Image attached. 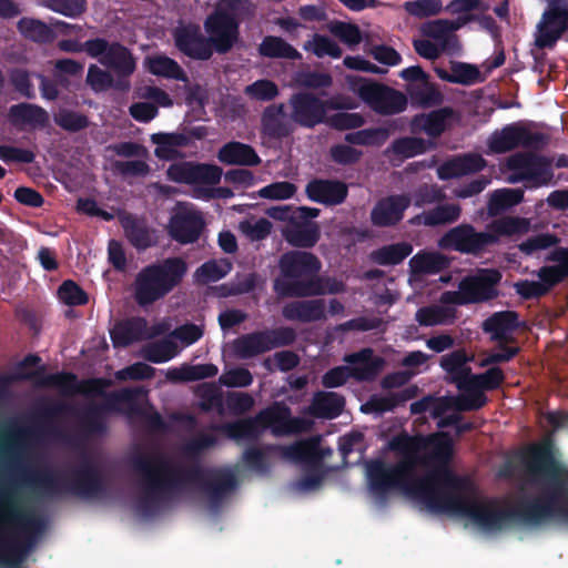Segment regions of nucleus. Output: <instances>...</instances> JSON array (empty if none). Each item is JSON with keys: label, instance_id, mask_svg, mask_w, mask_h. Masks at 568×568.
<instances>
[{"label": "nucleus", "instance_id": "obj_1", "mask_svg": "<svg viewBox=\"0 0 568 568\" xmlns=\"http://www.w3.org/2000/svg\"><path fill=\"white\" fill-rule=\"evenodd\" d=\"M389 448L403 458L395 464L377 459L367 467L369 487L378 497L402 490L433 513L468 517L485 530H500L509 523L539 526L548 519L568 524V468L555 460L547 445L530 447L523 459L530 481L540 484L539 494L514 508L464 495L471 483L449 467L454 443L447 433H403L389 442Z\"/></svg>", "mask_w": 568, "mask_h": 568}, {"label": "nucleus", "instance_id": "obj_2", "mask_svg": "<svg viewBox=\"0 0 568 568\" xmlns=\"http://www.w3.org/2000/svg\"><path fill=\"white\" fill-rule=\"evenodd\" d=\"M132 467L141 476L143 495L136 507L145 517L154 516L171 491L180 490L187 484L199 485L213 508L237 485L236 476L231 470H211L206 475L199 464L189 467L176 465L164 455L139 454L133 457Z\"/></svg>", "mask_w": 568, "mask_h": 568}, {"label": "nucleus", "instance_id": "obj_3", "mask_svg": "<svg viewBox=\"0 0 568 568\" xmlns=\"http://www.w3.org/2000/svg\"><path fill=\"white\" fill-rule=\"evenodd\" d=\"M529 226L527 219L513 216L491 221L485 231H477L473 224L463 223L448 230L438 241V245L443 250L480 256L499 244L501 236L524 234Z\"/></svg>", "mask_w": 568, "mask_h": 568}, {"label": "nucleus", "instance_id": "obj_4", "mask_svg": "<svg viewBox=\"0 0 568 568\" xmlns=\"http://www.w3.org/2000/svg\"><path fill=\"white\" fill-rule=\"evenodd\" d=\"M43 528V519L21 510L12 487L0 480V542L19 546L21 565Z\"/></svg>", "mask_w": 568, "mask_h": 568}, {"label": "nucleus", "instance_id": "obj_5", "mask_svg": "<svg viewBox=\"0 0 568 568\" xmlns=\"http://www.w3.org/2000/svg\"><path fill=\"white\" fill-rule=\"evenodd\" d=\"M256 6L251 0H217L203 21L217 54H226L241 40V24L255 17Z\"/></svg>", "mask_w": 568, "mask_h": 568}, {"label": "nucleus", "instance_id": "obj_6", "mask_svg": "<svg viewBox=\"0 0 568 568\" xmlns=\"http://www.w3.org/2000/svg\"><path fill=\"white\" fill-rule=\"evenodd\" d=\"M112 381L103 377H93L80 381L79 393L84 397H102V403H93L85 407L81 417V429L88 436L104 435L108 432V424L104 415L120 413L122 404L134 402L138 390L125 387L118 390L106 392L112 386Z\"/></svg>", "mask_w": 568, "mask_h": 568}, {"label": "nucleus", "instance_id": "obj_7", "mask_svg": "<svg viewBox=\"0 0 568 568\" xmlns=\"http://www.w3.org/2000/svg\"><path fill=\"white\" fill-rule=\"evenodd\" d=\"M187 273V263L180 256H171L145 265L132 284L133 298L146 307L164 298L181 285Z\"/></svg>", "mask_w": 568, "mask_h": 568}, {"label": "nucleus", "instance_id": "obj_8", "mask_svg": "<svg viewBox=\"0 0 568 568\" xmlns=\"http://www.w3.org/2000/svg\"><path fill=\"white\" fill-rule=\"evenodd\" d=\"M510 183H526L528 189H539L552 184V159L534 151L511 154L505 162Z\"/></svg>", "mask_w": 568, "mask_h": 568}, {"label": "nucleus", "instance_id": "obj_9", "mask_svg": "<svg viewBox=\"0 0 568 568\" xmlns=\"http://www.w3.org/2000/svg\"><path fill=\"white\" fill-rule=\"evenodd\" d=\"M344 362L349 365L333 367L322 376V385L325 388L341 387L349 378L358 382H372L384 364L383 358L374 357L371 348H363L359 352L348 354L344 357Z\"/></svg>", "mask_w": 568, "mask_h": 568}, {"label": "nucleus", "instance_id": "obj_10", "mask_svg": "<svg viewBox=\"0 0 568 568\" xmlns=\"http://www.w3.org/2000/svg\"><path fill=\"white\" fill-rule=\"evenodd\" d=\"M24 419L11 418L0 426V470L17 468L26 449L39 436L34 423L23 425Z\"/></svg>", "mask_w": 568, "mask_h": 568}, {"label": "nucleus", "instance_id": "obj_11", "mask_svg": "<svg viewBox=\"0 0 568 568\" xmlns=\"http://www.w3.org/2000/svg\"><path fill=\"white\" fill-rule=\"evenodd\" d=\"M274 452H280L283 457L295 462L317 463L324 457L316 440H303L287 446L247 447L243 453V462L252 470L267 473L270 469L267 455Z\"/></svg>", "mask_w": 568, "mask_h": 568}, {"label": "nucleus", "instance_id": "obj_12", "mask_svg": "<svg viewBox=\"0 0 568 568\" xmlns=\"http://www.w3.org/2000/svg\"><path fill=\"white\" fill-rule=\"evenodd\" d=\"M297 337L290 326L265 328L243 334L233 341L234 354L242 359L253 358L272 349L291 346Z\"/></svg>", "mask_w": 568, "mask_h": 568}, {"label": "nucleus", "instance_id": "obj_13", "mask_svg": "<svg viewBox=\"0 0 568 568\" xmlns=\"http://www.w3.org/2000/svg\"><path fill=\"white\" fill-rule=\"evenodd\" d=\"M548 143V136L534 132L519 122L506 124L495 130L487 140V146L493 154H504L517 148L540 150Z\"/></svg>", "mask_w": 568, "mask_h": 568}, {"label": "nucleus", "instance_id": "obj_14", "mask_svg": "<svg viewBox=\"0 0 568 568\" xmlns=\"http://www.w3.org/2000/svg\"><path fill=\"white\" fill-rule=\"evenodd\" d=\"M356 93L365 104L381 115L402 113L408 103L403 92L373 80H364L359 83Z\"/></svg>", "mask_w": 568, "mask_h": 568}, {"label": "nucleus", "instance_id": "obj_15", "mask_svg": "<svg viewBox=\"0 0 568 568\" xmlns=\"http://www.w3.org/2000/svg\"><path fill=\"white\" fill-rule=\"evenodd\" d=\"M68 496L93 499L106 491L105 481L99 467L89 458H83L67 478Z\"/></svg>", "mask_w": 568, "mask_h": 568}, {"label": "nucleus", "instance_id": "obj_16", "mask_svg": "<svg viewBox=\"0 0 568 568\" xmlns=\"http://www.w3.org/2000/svg\"><path fill=\"white\" fill-rule=\"evenodd\" d=\"M172 38L175 48L192 60L207 61L216 53L207 34L204 36L196 23L178 26L172 31Z\"/></svg>", "mask_w": 568, "mask_h": 568}, {"label": "nucleus", "instance_id": "obj_17", "mask_svg": "<svg viewBox=\"0 0 568 568\" xmlns=\"http://www.w3.org/2000/svg\"><path fill=\"white\" fill-rule=\"evenodd\" d=\"M291 120L312 129L326 121L328 103L311 92H297L291 95Z\"/></svg>", "mask_w": 568, "mask_h": 568}, {"label": "nucleus", "instance_id": "obj_18", "mask_svg": "<svg viewBox=\"0 0 568 568\" xmlns=\"http://www.w3.org/2000/svg\"><path fill=\"white\" fill-rule=\"evenodd\" d=\"M501 273L497 268H478L473 275L460 280L464 294L469 304H479L495 300L499 295L497 285L501 281Z\"/></svg>", "mask_w": 568, "mask_h": 568}, {"label": "nucleus", "instance_id": "obj_19", "mask_svg": "<svg viewBox=\"0 0 568 568\" xmlns=\"http://www.w3.org/2000/svg\"><path fill=\"white\" fill-rule=\"evenodd\" d=\"M166 174L175 183L216 185L223 171L215 164L183 161L171 164Z\"/></svg>", "mask_w": 568, "mask_h": 568}, {"label": "nucleus", "instance_id": "obj_20", "mask_svg": "<svg viewBox=\"0 0 568 568\" xmlns=\"http://www.w3.org/2000/svg\"><path fill=\"white\" fill-rule=\"evenodd\" d=\"M256 415L262 434L268 428L275 436L297 434L304 429V420L300 417H292L291 408L284 403L275 402Z\"/></svg>", "mask_w": 568, "mask_h": 568}, {"label": "nucleus", "instance_id": "obj_21", "mask_svg": "<svg viewBox=\"0 0 568 568\" xmlns=\"http://www.w3.org/2000/svg\"><path fill=\"white\" fill-rule=\"evenodd\" d=\"M22 480L45 498L58 499L68 496L67 478L51 467L24 470Z\"/></svg>", "mask_w": 568, "mask_h": 568}, {"label": "nucleus", "instance_id": "obj_22", "mask_svg": "<svg viewBox=\"0 0 568 568\" xmlns=\"http://www.w3.org/2000/svg\"><path fill=\"white\" fill-rule=\"evenodd\" d=\"M410 203V196L405 193L381 197L371 211V223L376 227H394L403 221Z\"/></svg>", "mask_w": 568, "mask_h": 568}, {"label": "nucleus", "instance_id": "obj_23", "mask_svg": "<svg viewBox=\"0 0 568 568\" xmlns=\"http://www.w3.org/2000/svg\"><path fill=\"white\" fill-rule=\"evenodd\" d=\"M474 19L475 16L473 14L462 16L456 21L437 19L425 22L422 26L420 31L423 36L434 39L436 43L445 48L446 53L457 54L460 50V44L458 37L455 34V31Z\"/></svg>", "mask_w": 568, "mask_h": 568}, {"label": "nucleus", "instance_id": "obj_24", "mask_svg": "<svg viewBox=\"0 0 568 568\" xmlns=\"http://www.w3.org/2000/svg\"><path fill=\"white\" fill-rule=\"evenodd\" d=\"M100 63L115 74L118 90L130 89V78L136 70V59L129 48L118 41L111 42L108 54L100 58Z\"/></svg>", "mask_w": 568, "mask_h": 568}, {"label": "nucleus", "instance_id": "obj_25", "mask_svg": "<svg viewBox=\"0 0 568 568\" xmlns=\"http://www.w3.org/2000/svg\"><path fill=\"white\" fill-rule=\"evenodd\" d=\"M321 267L318 257L306 251H288L278 260V268L285 281H302L308 275L317 274Z\"/></svg>", "mask_w": 568, "mask_h": 568}, {"label": "nucleus", "instance_id": "obj_26", "mask_svg": "<svg viewBox=\"0 0 568 568\" xmlns=\"http://www.w3.org/2000/svg\"><path fill=\"white\" fill-rule=\"evenodd\" d=\"M205 226L201 212L181 207L170 219L169 234L180 244L195 243Z\"/></svg>", "mask_w": 568, "mask_h": 568}, {"label": "nucleus", "instance_id": "obj_27", "mask_svg": "<svg viewBox=\"0 0 568 568\" xmlns=\"http://www.w3.org/2000/svg\"><path fill=\"white\" fill-rule=\"evenodd\" d=\"M307 197L326 206L342 204L347 195V184L339 180L313 179L305 186Z\"/></svg>", "mask_w": 568, "mask_h": 568}, {"label": "nucleus", "instance_id": "obj_28", "mask_svg": "<svg viewBox=\"0 0 568 568\" xmlns=\"http://www.w3.org/2000/svg\"><path fill=\"white\" fill-rule=\"evenodd\" d=\"M45 367L40 366L37 371L27 374H16L17 381H31L42 387H54L65 395H74L79 393L80 381L77 375L71 372H58L53 374H44Z\"/></svg>", "mask_w": 568, "mask_h": 568}, {"label": "nucleus", "instance_id": "obj_29", "mask_svg": "<svg viewBox=\"0 0 568 568\" xmlns=\"http://www.w3.org/2000/svg\"><path fill=\"white\" fill-rule=\"evenodd\" d=\"M282 316L291 322H321L326 320V304L322 298L292 301L283 306Z\"/></svg>", "mask_w": 568, "mask_h": 568}, {"label": "nucleus", "instance_id": "obj_30", "mask_svg": "<svg viewBox=\"0 0 568 568\" xmlns=\"http://www.w3.org/2000/svg\"><path fill=\"white\" fill-rule=\"evenodd\" d=\"M519 327V316L515 311H500L487 317L481 328L493 342H516L514 333Z\"/></svg>", "mask_w": 568, "mask_h": 568}, {"label": "nucleus", "instance_id": "obj_31", "mask_svg": "<svg viewBox=\"0 0 568 568\" xmlns=\"http://www.w3.org/2000/svg\"><path fill=\"white\" fill-rule=\"evenodd\" d=\"M261 125L262 133L270 139L282 140L294 132L293 121L286 118L283 103L266 106L262 113Z\"/></svg>", "mask_w": 568, "mask_h": 568}, {"label": "nucleus", "instance_id": "obj_32", "mask_svg": "<svg viewBox=\"0 0 568 568\" xmlns=\"http://www.w3.org/2000/svg\"><path fill=\"white\" fill-rule=\"evenodd\" d=\"M217 160L226 165L256 166L262 160L255 149L240 141H230L223 144L217 152Z\"/></svg>", "mask_w": 568, "mask_h": 568}, {"label": "nucleus", "instance_id": "obj_33", "mask_svg": "<svg viewBox=\"0 0 568 568\" xmlns=\"http://www.w3.org/2000/svg\"><path fill=\"white\" fill-rule=\"evenodd\" d=\"M417 394L418 387L416 385H409L397 393H392L386 396L374 394L365 404L362 405L361 410L365 414H383L390 412L396 407L404 405L406 402L415 398Z\"/></svg>", "mask_w": 568, "mask_h": 568}, {"label": "nucleus", "instance_id": "obj_34", "mask_svg": "<svg viewBox=\"0 0 568 568\" xmlns=\"http://www.w3.org/2000/svg\"><path fill=\"white\" fill-rule=\"evenodd\" d=\"M274 288L284 296L290 297H312L324 295L322 276L317 274L308 275L302 281H280L276 280Z\"/></svg>", "mask_w": 568, "mask_h": 568}, {"label": "nucleus", "instance_id": "obj_35", "mask_svg": "<svg viewBox=\"0 0 568 568\" xmlns=\"http://www.w3.org/2000/svg\"><path fill=\"white\" fill-rule=\"evenodd\" d=\"M211 429L233 440H256L262 435L257 415L224 424H213Z\"/></svg>", "mask_w": 568, "mask_h": 568}, {"label": "nucleus", "instance_id": "obj_36", "mask_svg": "<svg viewBox=\"0 0 568 568\" xmlns=\"http://www.w3.org/2000/svg\"><path fill=\"white\" fill-rule=\"evenodd\" d=\"M454 109L450 106L433 110L427 114H417L412 119L413 130H422L428 136H440L446 128L447 121L454 116Z\"/></svg>", "mask_w": 568, "mask_h": 568}, {"label": "nucleus", "instance_id": "obj_37", "mask_svg": "<svg viewBox=\"0 0 568 568\" xmlns=\"http://www.w3.org/2000/svg\"><path fill=\"white\" fill-rule=\"evenodd\" d=\"M486 165L484 158L479 154H465L444 163L438 169V175L443 180L460 178L466 174L477 173Z\"/></svg>", "mask_w": 568, "mask_h": 568}, {"label": "nucleus", "instance_id": "obj_38", "mask_svg": "<svg viewBox=\"0 0 568 568\" xmlns=\"http://www.w3.org/2000/svg\"><path fill=\"white\" fill-rule=\"evenodd\" d=\"M344 407V396L335 392L320 390L313 396L311 413L315 417L333 419L342 414Z\"/></svg>", "mask_w": 568, "mask_h": 568}, {"label": "nucleus", "instance_id": "obj_39", "mask_svg": "<svg viewBox=\"0 0 568 568\" xmlns=\"http://www.w3.org/2000/svg\"><path fill=\"white\" fill-rule=\"evenodd\" d=\"M450 260L439 252H418L409 261V267L416 275H434L447 270Z\"/></svg>", "mask_w": 568, "mask_h": 568}, {"label": "nucleus", "instance_id": "obj_40", "mask_svg": "<svg viewBox=\"0 0 568 568\" xmlns=\"http://www.w3.org/2000/svg\"><path fill=\"white\" fill-rule=\"evenodd\" d=\"M450 72L442 68H436L435 72L437 77L446 82L473 85L475 83L484 81L479 69L466 62L454 61L450 65Z\"/></svg>", "mask_w": 568, "mask_h": 568}, {"label": "nucleus", "instance_id": "obj_41", "mask_svg": "<svg viewBox=\"0 0 568 568\" xmlns=\"http://www.w3.org/2000/svg\"><path fill=\"white\" fill-rule=\"evenodd\" d=\"M146 325V320L143 317H133L118 323L111 332L114 346L126 347L141 341L144 337Z\"/></svg>", "mask_w": 568, "mask_h": 568}, {"label": "nucleus", "instance_id": "obj_42", "mask_svg": "<svg viewBox=\"0 0 568 568\" xmlns=\"http://www.w3.org/2000/svg\"><path fill=\"white\" fill-rule=\"evenodd\" d=\"M469 358L464 349H456L440 359L442 368L449 375V381L456 387L467 381L471 374V368L467 366Z\"/></svg>", "mask_w": 568, "mask_h": 568}, {"label": "nucleus", "instance_id": "obj_43", "mask_svg": "<svg viewBox=\"0 0 568 568\" xmlns=\"http://www.w3.org/2000/svg\"><path fill=\"white\" fill-rule=\"evenodd\" d=\"M217 373V366L211 363L197 365L184 364L181 367L169 369L166 378L173 383L195 382L214 377Z\"/></svg>", "mask_w": 568, "mask_h": 568}, {"label": "nucleus", "instance_id": "obj_44", "mask_svg": "<svg viewBox=\"0 0 568 568\" xmlns=\"http://www.w3.org/2000/svg\"><path fill=\"white\" fill-rule=\"evenodd\" d=\"M258 53L264 58L300 60L302 54L281 37L266 36L258 45Z\"/></svg>", "mask_w": 568, "mask_h": 568}, {"label": "nucleus", "instance_id": "obj_45", "mask_svg": "<svg viewBox=\"0 0 568 568\" xmlns=\"http://www.w3.org/2000/svg\"><path fill=\"white\" fill-rule=\"evenodd\" d=\"M413 252V245L408 242H398L384 245L371 253V260L383 266L400 264Z\"/></svg>", "mask_w": 568, "mask_h": 568}, {"label": "nucleus", "instance_id": "obj_46", "mask_svg": "<svg viewBox=\"0 0 568 568\" xmlns=\"http://www.w3.org/2000/svg\"><path fill=\"white\" fill-rule=\"evenodd\" d=\"M146 67L150 73L181 82L189 80L183 68L172 58L166 55H154L146 59Z\"/></svg>", "mask_w": 568, "mask_h": 568}, {"label": "nucleus", "instance_id": "obj_47", "mask_svg": "<svg viewBox=\"0 0 568 568\" xmlns=\"http://www.w3.org/2000/svg\"><path fill=\"white\" fill-rule=\"evenodd\" d=\"M17 28L26 39L37 43H50L55 39L51 26L39 19L23 17L18 21Z\"/></svg>", "mask_w": 568, "mask_h": 568}, {"label": "nucleus", "instance_id": "obj_48", "mask_svg": "<svg viewBox=\"0 0 568 568\" xmlns=\"http://www.w3.org/2000/svg\"><path fill=\"white\" fill-rule=\"evenodd\" d=\"M14 122L43 128L49 121L48 112L37 104L19 103L10 108Z\"/></svg>", "mask_w": 568, "mask_h": 568}, {"label": "nucleus", "instance_id": "obj_49", "mask_svg": "<svg viewBox=\"0 0 568 568\" xmlns=\"http://www.w3.org/2000/svg\"><path fill=\"white\" fill-rule=\"evenodd\" d=\"M151 141L156 144L154 153L159 159H172L175 148L190 145V136L185 133H154Z\"/></svg>", "mask_w": 568, "mask_h": 568}, {"label": "nucleus", "instance_id": "obj_50", "mask_svg": "<svg viewBox=\"0 0 568 568\" xmlns=\"http://www.w3.org/2000/svg\"><path fill=\"white\" fill-rule=\"evenodd\" d=\"M321 237V231L316 223L296 225L285 234L286 241L294 247L311 248Z\"/></svg>", "mask_w": 568, "mask_h": 568}, {"label": "nucleus", "instance_id": "obj_51", "mask_svg": "<svg viewBox=\"0 0 568 568\" xmlns=\"http://www.w3.org/2000/svg\"><path fill=\"white\" fill-rule=\"evenodd\" d=\"M407 92L413 102L423 108H430L442 104L444 97L442 92L428 79L423 83L409 84Z\"/></svg>", "mask_w": 568, "mask_h": 568}, {"label": "nucleus", "instance_id": "obj_52", "mask_svg": "<svg viewBox=\"0 0 568 568\" xmlns=\"http://www.w3.org/2000/svg\"><path fill=\"white\" fill-rule=\"evenodd\" d=\"M470 384L471 382L467 379L465 383L457 386V388L463 392L462 395L456 396L458 412L478 410L488 402L485 390L473 387Z\"/></svg>", "mask_w": 568, "mask_h": 568}, {"label": "nucleus", "instance_id": "obj_53", "mask_svg": "<svg viewBox=\"0 0 568 568\" xmlns=\"http://www.w3.org/2000/svg\"><path fill=\"white\" fill-rule=\"evenodd\" d=\"M123 229L129 242L138 250L152 246L153 241L145 224L133 216L123 221Z\"/></svg>", "mask_w": 568, "mask_h": 568}, {"label": "nucleus", "instance_id": "obj_54", "mask_svg": "<svg viewBox=\"0 0 568 568\" xmlns=\"http://www.w3.org/2000/svg\"><path fill=\"white\" fill-rule=\"evenodd\" d=\"M428 150V143L423 138L403 136L395 139L388 151L403 159L414 158Z\"/></svg>", "mask_w": 568, "mask_h": 568}, {"label": "nucleus", "instance_id": "obj_55", "mask_svg": "<svg viewBox=\"0 0 568 568\" xmlns=\"http://www.w3.org/2000/svg\"><path fill=\"white\" fill-rule=\"evenodd\" d=\"M303 49L307 52H312L317 58L328 55L333 59H339L343 54V50L336 41L318 33H315L311 41L305 42Z\"/></svg>", "mask_w": 568, "mask_h": 568}, {"label": "nucleus", "instance_id": "obj_56", "mask_svg": "<svg viewBox=\"0 0 568 568\" xmlns=\"http://www.w3.org/2000/svg\"><path fill=\"white\" fill-rule=\"evenodd\" d=\"M232 270V263L227 258L220 261L210 260L203 263L195 272L200 283L207 284L216 282L226 276Z\"/></svg>", "mask_w": 568, "mask_h": 568}, {"label": "nucleus", "instance_id": "obj_57", "mask_svg": "<svg viewBox=\"0 0 568 568\" xmlns=\"http://www.w3.org/2000/svg\"><path fill=\"white\" fill-rule=\"evenodd\" d=\"M496 351L487 354L479 362L480 367L496 366L515 358L521 351L516 342H495Z\"/></svg>", "mask_w": 568, "mask_h": 568}, {"label": "nucleus", "instance_id": "obj_58", "mask_svg": "<svg viewBox=\"0 0 568 568\" xmlns=\"http://www.w3.org/2000/svg\"><path fill=\"white\" fill-rule=\"evenodd\" d=\"M54 122L58 126L71 133L85 130L90 125V120L85 114L69 109H61L54 114Z\"/></svg>", "mask_w": 568, "mask_h": 568}, {"label": "nucleus", "instance_id": "obj_59", "mask_svg": "<svg viewBox=\"0 0 568 568\" xmlns=\"http://www.w3.org/2000/svg\"><path fill=\"white\" fill-rule=\"evenodd\" d=\"M327 30L349 48L359 44L363 40L361 29L355 23L335 20L327 24Z\"/></svg>", "mask_w": 568, "mask_h": 568}, {"label": "nucleus", "instance_id": "obj_60", "mask_svg": "<svg viewBox=\"0 0 568 568\" xmlns=\"http://www.w3.org/2000/svg\"><path fill=\"white\" fill-rule=\"evenodd\" d=\"M471 386L483 390H496L505 382V373L499 366H490L484 373L470 374Z\"/></svg>", "mask_w": 568, "mask_h": 568}, {"label": "nucleus", "instance_id": "obj_61", "mask_svg": "<svg viewBox=\"0 0 568 568\" xmlns=\"http://www.w3.org/2000/svg\"><path fill=\"white\" fill-rule=\"evenodd\" d=\"M524 191L520 189H501L495 191L491 195L488 207L490 213L506 210L521 203Z\"/></svg>", "mask_w": 568, "mask_h": 568}, {"label": "nucleus", "instance_id": "obj_62", "mask_svg": "<svg viewBox=\"0 0 568 568\" xmlns=\"http://www.w3.org/2000/svg\"><path fill=\"white\" fill-rule=\"evenodd\" d=\"M462 209L458 204H440L427 211L425 226H437L457 221Z\"/></svg>", "mask_w": 568, "mask_h": 568}, {"label": "nucleus", "instance_id": "obj_63", "mask_svg": "<svg viewBox=\"0 0 568 568\" xmlns=\"http://www.w3.org/2000/svg\"><path fill=\"white\" fill-rule=\"evenodd\" d=\"M87 84L95 92H105L113 88L118 90L116 78L108 70H103L95 64H91L88 69Z\"/></svg>", "mask_w": 568, "mask_h": 568}, {"label": "nucleus", "instance_id": "obj_64", "mask_svg": "<svg viewBox=\"0 0 568 568\" xmlns=\"http://www.w3.org/2000/svg\"><path fill=\"white\" fill-rule=\"evenodd\" d=\"M59 298L69 306L85 305L89 301L84 290L72 280H65L58 290Z\"/></svg>", "mask_w": 568, "mask_h": 568}]
</instances>
